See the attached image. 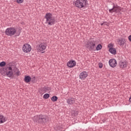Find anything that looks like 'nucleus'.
I'll list each match as a JSON object with an SVG mask.
<instances>
[{
	"mask_svg": "<svg viewBox=\"0 0 131 131\" xmlns=\"http://www.w3.org/2000/svg\"><path fill=\"white\" fill-rule=\"evenodd\" d=\"M21 30L17 31V30H16V29L14 27L8 28L5 31V34L6 35H8L9 36H13V35L19 36Z\"/></svg>",
	"mask_w": 131,
	"mask_h": 131,
	"instance_id": "nucleus-1",
	"label": "nucleus"
},
{
	"mask_svg": "<svg viewBox=\"0 0 131 131\" xmlns=\"http://www.w3.org/2000/svg\"><path fill=\"white\" fill-rule=\"evenodd\" d=\"M45 18L46 19V24H48V25H49V26H52V25H54V24H55L56 20L55 19V17H54V16H53V14H52V13H46L45 16Z\"/></svg>",
	"mask_w": 131,
	"mask_h": 131,
	"instance_id": "nucleus-2",
	"label": "nucleus"
},
{
	"mask_svg": "<svg viewBox=\"0 0 131 131\" xmlns=\"http://www.w3.org/2000/svg\"><path fill=\"white\" fill-rule=\"evenodd\" d=\"M88 4L89 2L87 0H76L74 2V6L79 9L85 8Z\"/></svg>",
	"mask_w": 131,
	"mask_h": 131,
	"instance_id": "nucleus-3",
	"label": "nucleus"
},
{
	"mask_svg": "<svg viewBox=\"0 0 131 131\" xmlns=\"http://www.w3.org/2000/svg\"><path fill=\"white\" fill-rule=\"evenodd\" d=\"M95 46H96V41H88L86 44V48L89 49L90 51H96Z\"/></svg>",
	"mask_w": 131,
	"mask_h": 131,
	"instance_id": "nucleus-4",
	"label": "nucleus"
},
{
	"mask_svg": "<svg viewBox=\"0 0 131 131\" xmlns=\"http://www.w3.org/2000/svg\"><path fill=\"white\" fill-rule=\"evenodd\" d=\"M22 50L24 53H30L31 52V46L28 43L23 45Z\"/></svg>",
	"mask_w": 131,
	"mask_h": 131,
	"instance_id": "nucleus-5",
	"label": "nucleus"
},
{
	"mask_svg": "<svg viewBox=\"0 0 131 131\" xmlns=\"http://www.w3.org/2000/svg\"><path fill=\"white\" fill-rule=\"evenodd\" d=\"M122 10L120 7L118 6V5H114L113 8L112 9L109 10V12L110 13H118V12H120Z\"/></svg>",
	"mask_w": 131,
	"mask_h": 131,
	"instance_id": "nucleus-6",
	"label": "nucleus"
},
{
	"mask_svg": "<svg viewBox=\"0 0 131 131\" xmlns=\"http://www.w3.org/2000/svg\"><path fill=\"white\" fill-rule=\"evenodd\" d=\"M47 49V43L45 42L41 43L37 47L38 52H43Z\"/></svg>",
	"mask_w": 131,
	"mask_h": 131,
	"instance_id": "nucleus-7",
	"label": "nucleus"
},
{
	"mask_svg": "<svg viewBox=\"0 0 131 131\" xmlns=\"http://www.w3.org/2000/svg\"><path fill=\"white\" fill-rule=\"evenodd\" d=\"M13 68L14 67H9L6 70V74L9 77L13 76V74H14V73L13 72Z\"/></svg>",
	"mask_w": 131,
	"mask_h": 131,
	"instance_id": "nucleus-8",
	"label": "nucleus"
},
{
	"mask_svg": "<svg viewBox=\"0 0 131 131\" xmlns=\"http://www.w3.org/2000/svg\"><path fill=\"white\" fill-rule=\"evenodd\" d=\"M67 65L70 68H73V67L76 66V62L74 60H70L67 62Z\"/></svg>",
	"mask_w": 131,
	"mask_h": 131,
	"instance_id": "nucleus-9",
	"label": "nucleus"
},
{
	"mask_svg": "<svg viewBox=\"0 0 131 131\" xmlns=\"http://www.w3.org/2000/svg\"><path fill=\"white\" fill-rule=\"evenodd\" d=\"M88 72L85 71L82 72L79 75L80 79H82V80H84V79L88 77Z\"/></svg>",
	"mask_w": 131,
	"mask_h": 131,
	"instance_id": "nucleus-10",
	"label": "nucleus"
},
{
	"mask_svg": "<svg viewBox=\"0 0 131 131\" xmlns=\"http://www.w3.org/2000/svg\"><path fill=\"white\" fill-rule=\"evenodd\" d=\"M109 64L111 67L114 68V67H116V65H117V62H116V60L115 59H112L109 60Z\"/></svg>",
	"mask_w": 131,
	"mask_h": 131,
	"instance_id": "nucleus-11",
	"label": "nucleus"
},
{
	"mask_svg": "<svg viewBox=\"0 0 131 131\" xmlns=\"http://www.w3.org/2000/svg\"><path fill=\"white\" fill-rule=\"evenodd\" d=\"M119 67L122 69H124L127 67V62L126 61H120L119 62Z\"/></svg>",
	"mask_w": 131,
	"mask_h": 131,
	"instance_id": "nucleus-12",
	"label": "nucleus"
},
{
	"mask_svg": "<svg viewBox=\"0 0 131 131\" xmlns=\"http://www.w3.org/2000/svg\"><path fill=\"white\" fill-rule=\"evenodd\" d=\"M117 42L119 46H123L125 42V39L120 38L117 40Z\"/></svg>",
	"mask_w": 131,
	"mask_h": 131,
	"instance_id": "nucleus-13",
	"label": "nucleus"
},
{
	"mask_svg": "<svg viewBox=\"0 0 131 131\" xmlns=\"http://www.w3.org/2000/svg\"><path fill=\"white\" fill-rule=\"evenodd\" d=\"M67 103L69 105H72L73 104H74V103H75V99L73 98H69L67 100Z\"/></svg>",
	"mask_w": 131,
	"mask_h": 131,
	"instance_id": "nucleus-14",
	"label": "nucleus"
},
{
	"mask_svg": "<svg viewBox=\"0 0 131 131\" xmlns=\"http://www.w3.org/2000/svg\"><path fill=\"white\" fill-rule=\"evenodd\" d=\"M33 120L34 121H40L41 120H42L43 118H41V116H36L33 117Z\"/></svg>",
	"mask_w": 131,
	"mask_h": 131,
	"instance_id": "nucleus-15",
	"label": "nucleus"
},
{
	"mask_svg": "<svg viewBox=\"0 0 131 131\" xmlns=\"http://www.w3.org/2000/svg\"><path fill=\"white\" fill-rule=\"evenodd\" d=\"M7 121V118L3 115H0V124L2 123H4Z\"/></svg>",
	"mask_w": 131,
	"mask_h": 131,
	"instance_id": "nucleus-16",
	"label": "nucleus"
},
{
	"mask_svg": "<svg viewBox=\"0 0 131 131\" xmlns=\"http://www.w3.org/2000/svg\"><path fill=\"white\" fill-rule=\"evenodd\" d=\"M24 81H25L27 83L30 82V81H31V77L29 76H25Z\"/></svg>",
	"mask_w": 131,
	"mask_h": 131,
	"instance_id": "nucleus-17",
	"label": "nucleus"
},
{
	"mask_svg": "<svg viewBox=\"0 0 131 131\" xmlns=\"http://www.w3.org/2000/svg\"><path fill=\"white\" fill-rule=\"evenodd\" d=\"M109 52H110L111 54H113V55H115V54H116V49L113 48H111L109 49Z\"/></svg>",
	"mask_w": 131,
	"mask_h": 131,
	"instance_id": "nucleus-18",
	"label": "nucleus"
},
{
	"mask_svg": "<svg viewBox=\"0 0 131 131\" xmlns=\"http://www.w3.org/2000/svg\"><path fill=\"white\" fill-rule=\"evenodd\" d=\"M7 72V70L6 69H2L0 68V73L2 75H5L6 74V72Z\"/></svg>",
	"mask_w": 131,
	"mask_h": 131,
	"instance_id": "nucleus-19",
	"label": "nucleus"
},
{
	"mask_svg": "<svg viewBox=\"0 0 131 131\" xmlns=\"http://www.w3.org/2000/svg\"><path fill=\"white\" fill-rule=\"evenodd\" d=\"M58 100V97L57 96H54L51 98V101L53 102H56Z\"/></svg>",
	"mask_w": 131,
	"mask_h": 131,
	"instance_id": "nucleus-20",
	"label": "nucleus"
},
{
	"mask_svg": "<svg viewBox=\"0 0 131 131\" xmlns=\"http://www.w3.org/2000/svg\"><path fill=\"white\" fill-rule=\"evenodd\" d=\"M100 50H102V45L99 44L96 47V51H100Z\"/></svg>",
	"mask_w": 131,
	"mask_h": 131,
	"instance_id": "nucleus-21",
	"label": "nucleus"
},
{
	"mask_svg": "<svg viewBox=\"0 0 131 131\" xmlns=\"http://www.w3.org/2000/svg\"><path fill=\"white\" fill-rule=\"evenodd\" d=\"M44 99H49L50 98V94H45L43 95Z\"/></svg>",
	"mask_w": 131,
	"mask_h": 131,
	"instance_id": "nucleus-22",
	"label": "nucleus"
},
{
	"mask_svg": "<svg viewBox=\"0 0 131 131\" xmlns=\"http://www.w3.org/2000/svg\"><path fill=\"white\" fill-rule=\"evenodd\" d=\"M0 66L1 67H4V66H6V62L2 61L0 62Z\"/></svg>",
	"mask_w": 131,
	"mask_h": 131,
	"instance_id": "nucleus-23",
	"label": "nucleus"
},
{
	"mask_svg": "<svg viewBox=\"0 0 131 131\" xmlns=\"http://www.w3.org/2000/svg\"><path fill=\"white\" fill-rule=\"evenodd\" d=\"M16 3L17 4H23L24 0H16Z\"/></svg>",
	"mask_w": 131,
	"mask_h": 131,
	"instance_id": "nucleus-24",
	"label": "nucleus"
},
{
	"mask_svg": "<svg viewBox=\"0 0 131 131\" xmlns=\"http://www.w3.org/2000/svg\"><path fill=\"white\" fill-rule=\"evenodd\" d=\"M98 66L99 68H103V63H98Z\"/></svg>",
	"mask_w": 131,
	"mask_h": 131,
	"instance_id": "nucleus-25",
	"label": "nucleus"
},
{
	"mask_svg": "<svg viewBox=\"0 0 131 131\" xmlns=\"http://www.w3.org/2000/svg\"><path fill=\"white\" fill-rule=\"evenodd\" d=\"M128 39L129 41H131V35L128 36Z\"/></svg>",
	"mask_w": 131,
	"mask_h": 131,
	"instance_id": "nucleus-26",
	"label": "nucleus"
},
{
	"mask_svg": "<svg viewBox=\"0 0 131 131\" xmlns=\"http://www.w3.org/2000/svg\"><path fill=\"white\" fill-rule=\"evenodd\" d=\"M110 46H112V45L111 44H109L108 45V47H110Z\"/></svg>",
	"mask_w": 131,
	"mask_h": 131,
	"instance_id": "nucleus-27",
	"label": "nucleus"
},
{
	"mask_svg": "<svg viewBox=\"0 0 131 131\" xmlns=\"http://www.w3.org/2000/svg\"><path fill=\"white\" fill-rule=\"evenodd\" d=\"M103 25V24H101V26Z\"/></svg>",
	"mask_w": 131,
	"mask_h": 131,
	"instance_id": "nucleus-28",
	"label": "nucleus"
}]
</instances>
